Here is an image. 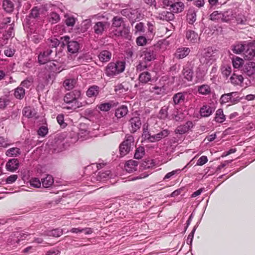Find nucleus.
<instances>
[{"instance_id":"nucleus-43","label":"nucleus","mask_w":255,"mask_h":255,"mask_svg":"<svg viewBox=\"0 0 255 255\" xmlns=\"http://www.w3.org/2000/svg\"><path fill=\"white\" fill-rule=\"evenodd\" d=\"M30 235L29 233L27 232L23 233L22 232H16L13 234V236L11 235V237H16L17 239L15 241L16 243H18L20 240H23L27 236Z\"/></svg>"},{"instance_id":"nucleus-53","label":"nucleus","mask_w":255,"mask_h":255,"mask_svg":"<svg viewBox=\"0 0 255 255\" xmlns=\"http://www.w3.org/2000/svg\"><path fill=\"white\" fill-rule=\"evenodd\" d=\"M222 22H228L232 18L233 14L231 12L229 13L228 11L222 12Z\"/></svg>"},{"instance_id":"nucleus-11","label":"nucleus","mask_w":255,"mask_h":255,"mask_svg":"<svg viewBox=\"0 0 255 255\" xmlns=\"http://www.w3.org/2000/svg\"><path fill=\"white\" fill-rule=\"evenodd\" d=\"M243 73L248 76H251L255 73V63L249 62L244 65Z\"/></svg>"},{"instance_id":"nucleus-7","label":"nucleus","mask_w":255,"mask_h":255,"mask_svg":"<svg viewBox=\"0 0 255 255\" xmlns=\"http://www.w3.org/2000/svg\"><path fill=\"white\" fill-rule=\"evenodd\" d=\"M141 57L142 60L148 62L156 58V54L153 48L145 49L141 52Z\"/></svg>"},{"instance_id":"nucleus-44","label":"nucleus","mask_w":255,"mask_h":255,"mask_svg":"<svg viewBox=\"0 0 255 255\" xmlns=\"http://www.w3.org/2000/svg\"><path fill=\"white\" fill-rule=\"evenodd\" d=\"M40 8L37 6L33 7L29 14V17L33 18H38L40 15Z\"/></svg>"},{"instance_id":"nucleus-25","label":"nucleus","mask_w":255,"mask_h":255,"mask_svg":"<svg viewBox=\"0 0 255 255\" xmlns=\"http://www.w3.org/2000/svg\"><path fill=\"white\" fill-rule=\"evenodd\" d=\"M41 183L43 188L50 187L54 183V178L50 175H47L45 178L41 179Z\"/></svg>"},{"instance_id":"nucleus-41","label":"nucleus","mask_w":255,"mask_h":255,"mask_svg":"<svg viewBox=\"0 0 255 255\" xmlns=\"http://www.w3.org/2000/svg\"><path fill=\"white\" fill-rule=\"evenodd\" d=\"M145 154L144 148L143 146H139L136 148L134 157L135 159H141Z\"/></svg>"},{"instance_id":"nucleus-22","label":"nucleus","mask_w":255,"mask_h":255,"mask_svg":"<svg viewBox=\"0 0 255 255\" xmlns=\"http://www.w3.org/2000/svg\"><path fill=\"white\" fill-rule=\"evenodd\" d=\"M190 51L189 48L187 47L179 48L175 55L177 58L182 59L189 54Z\"/></svg>"},{"instance_id":"nucleus-45","label":"nucleus","mask_w":255,"mask_h":255,"mask_svg":"<svg viewBox=\"0 0 255 255\" xmlns=\"http://www.w3.org/2000/svg\"><path fill=\"white\" fill-rule=\"evenodd\" d=\"M168 107L164 106L160 110L158 118L161 120H165L168 117Z\"/></svg>"},{"instance_id":"nucleus-61","label":"nucleus","mask_w":255,"mask_h":255,"mask_svg":"<svg viewBox=\"0 0 255 255\" xmlns=\"http://www.w3.org/2000/svg\"><path fill=\"white\" fill-rule=\"evenodd\" d=\"M142 137L144 139H148L149 141L151 142L152 135H150L147 128H143Z\"/></svg>"},{"instance_id":"nucleus-1","label":"nucleus","mask_w":255,"mask_h":255,"mask_svg":"<svg viewBox=\"0 0 255 255\" xmlns=\"http://www.w3.org/2000/svg\"><path fill=\"white\" fill-rule=\"evenodd\" d=\"M81 96V92L79 90H74L67 93L64 97V101L68 104H71V107H66L67 109H76L82 106V103L78 100Z\"/></svg>"},{"instance_id":"nucleus-54","label":"nucleus","mask_w":255,"mask_h":255,"mask_svg":"<svg viewBox=\"0 0 255 255\" xmlns=\"http://www.w3.org/2000/svg\"><path fill=\"white\" fill-rule=\"evenodd\" d=\"M147 67V62L142 60L139 62L138 64L136 66V68L137 71H141L146 69Z\"/></svg>"},{"instance_id":"nucleus-42","label":"nucleus","mask_w":255,"mask_h":255,"mask_svg":"<svg viewBox=\"0 0 255 255\" xmlns=\"http://www.w3.org/2000/svg\"><path fill=\"white\" fill-rule=\"evenodd\" d=\"M111 171L109 170L105 172H100L97 176V180L104 181L108 178L110 175Z\"/></svg>"},{"instance_id":"nucleus-31","label":"nucleus","mask_w":255,"mask_h":255,"mask_svg":"<svg viewBox=\"0 0 255 255\" xmlns=\"http://www.w3.org/2000/svg\"><path fill=\"white\" fill-rule=\"evenodd\" d=\"M173 100L175 105L183 103L185 101V95L182 93H178L173 96Z\"/></svg>"},{"instance_id":"nucleus-46","label":"nucleus","mask_w":255,"mask_h":255,"mask_svg":"<svg viewBox=\"0 0 255 255\" xmlns=\"http://www.w3.org/2000/svg\"><path fill=\"white\" fill-rule=\"evenodd\" d=\"M11 144V143L7 138L0 136V147L6 148Z\"/></svg>"},{"instance_id":"nucleus-60","label":"nucleus","mask_w":255,"mask_h":255,"mask_svg":"<svg viewBox=\"0 0 255 255\" xmlns=\"http://www.w3.org/2000/svg\"><path fill=\"white\" fill-rule=\"evenodd\" d=\"M48 133V128L45 126L41 127L37 131V133L41 136H45Z\"/></svg>"},{"instance_id":"nucleus-3","label":"nucleus","mask_w":255,"mask_h":255,"mask_svg":"<svg viewBox=\"0 0 255 255\" xmlns=\"http://www.w3.org/2000/svg\"><path fill=\"white\" fill-rule=\"evenodd\" d=\"M112 26L117 28H122V29H116L114 34L116 36L126 37L128 34V29L125 27V24L122 17L116 16L112 20Z\"/></svg>"},{"instance_id":"nucleus-56","label":"nucleus","mask_w":255,"mask_h":255,"mask_svg":"<svg viewBox=\"0 0 255 255\" xmlns=\"http://www.w3.org/2000/svg\"><path fill=\"white\" fill-rule=\"evenodd\" d=\"M128 88L126 87L125 85L123 84H120L115 87V90L116 92L120 91V93H124L128 91Z\"/></svg>"},{"instance_id":"nucleus-9","label":"nucleus","mask_w":255,"mask_h":255,"mask_svg":"<svg viewBox=\"0 0 255 255\" xmlns=\"http://www.w3.org/2000/svg\"><path fill=\"white\" fill-rule=\"evenodd\" d=\"M205 51L202 54L200 58V61L203 64H210L211 63L212 57H213V51L208 48L205 50Z\"/></svg>"},{"instance_id":"nucleus-24","label":"nucleus","mask_w":255,"mask_h":255,"mask_svg":"<svg viewBox=\"0 0 255 255\" xmlns=\"http://www.w3.org/2000/svg\"><path fill=\"white\" fill-rule=\"evenodd\" d=\"M112 53L108 50H103L98 55L99 60L102 62H107L110 60Z\"/></svg>"},{"instance_id":"nucleus-35","label":"nucleus","mask_w":255,"mask_h":255,"mask_svg":"<svg viewBox=\"0 0 255 255\" xmlns=\"http://www.w3.org/2000/svg\"><path fill=\"white\" fill-rule=\"evenodd\" d=\"M225 116L223 114V111L221 109H218L216 113L215 121L216 122L222 123L225 121Z\"/></svg>"},{"instance_id":"nucleus-28","label":"nucleus","mask_w":255,"mask_h":255,"mask_svg":"<svg viewBox=\"0 0 255 255\" xmlns=\"http://www.w3.org/2000/svg\"><path fill=\"white\" fill-rule=\"evenodd\" d=\"M128 112V108L126 106H123L116 110L115 116L118 119H120L125 116Z\"/></svg>"},{"instance_id":"nucleus-50","label":"nucleus","mask_w":255,"mask_h":255,"mask_svg":"<svg viewBox=\"0 0 255 255\" xmlns=\"http://www.w3.org/2000/svg\"><path fill=\"white\" fill-rule=\"evenodd\" d=\"M66 17L65 22L68 26H73L75 23V18L72 16L65 15Z\"/></svg>"},{"instance_id":"nucleus-17","label":"nucleus","mask_w":255,"mask_h":255,"mask_svg":"<svg viewBox=\"0 0 255 255\" xmlns=\"http://www.w3.org/2000/svg\"><path fill=\"white\" fill-rule=\"evenodd\" d=\"M215 109L208 105H204L200 108V114L202 117H208L214 112Z\"/></svg>"},{"instance_id":"nucleus-52","label":"nucleus","mask_w":255,"mask_h":255,"mask_svg":"<svg viewBox=\"0 0 255 255\" xmlns=\"http://www.w3.org/2000/svg\"><path fill=\"white\" fill-rule=\"evenodd\" d=\"M30 184L35 188H40L42 185L41 181L37 178H33L30 180Z\"/></svg>"},{"instance_id":"nucleus-13","label":"nucleus","mask_w":255,"mask_h":255,"mask_svg":"<svg viewBox=\"0 0 255 255\" xmlns=\"http://www.w3.org/2000/svg\"><path fill=\"white\" fill-rule=\"evenodd\" d=\"M131 125V131L135 132L140 128L141 125L140 119L138 117H134L130 119L129 121Z\"/></svg>"},{"instance_id":"nucleus-39","label":"nucleus","mask_w":255,"mask_h":255,"mask_svg":"<svg viewBox=\"0 0 255 255\" xmlns=\"http://www.w3.org/2000/svg\"><path fill=\"white\" fill-rule=\"evenodd\" d=\"M222 12L214 11L210 15V19L212 21H222Z\"/></svg>"},{"instance_id":"nucleus-36","label":"nucleus","mask_w":255,"mask_h":255,"mask_svg":"<svg viewBox=\"0 0 255 255\" xmlns=\"http://www.w3.org/2000/svg\"><path fill=\"white\" fill-rule=\"evenodd\" d=\"M63 234V231L60 229H56L46 232L44 235L54 237H59Z\"/></svg>"},{"instance_id":"nucleus-48","label":"nucleus","mask_w":255,"mask_h":255,"mask_svg":"<svg viewBox=\"0 0 255 255\" xmlns=\"http://www.w3.org/2000/svg\"><path fill=\"white\" fill-rule=\"evenodd\" d=\"M232 50L236 54H241L245 50V46L242 44H236L233 46Z\"/></svg>"},{"instance_id":"nucleus-26","label":"nucleus","mask_w":255,"mask_h":255,"mask_svg":"<svg viewBox=\"0 0 255 255\" xmlns=\"http://www.w3.org/2000/svg\"><path fill=\"white\" fill-rule=\"evenodd\" d=\"M23 115L24 116L28 118H37L38 117L36 116V113L35 110L33 109H31L30 107H25L23 110Z\"/></svg>"},{"instance_id":"nucleus-27","label":"nucleus","mask_w":255,"mask_h":255,"mask_svg":"<svg viewBox=\"0 0 255 255\" xmlns=\"http://www.w3.org/2000/svg\"><path fill=\"white\" fill-rule=\"evenodd\" d=\"M99 87L97 86L90 87L86 92L88 97H96L99 93Z\"/></svg>"},{"instance_id":"nucleus-62","label":"nucleus","mask_w":255,"mask_h":255,"mask_svg":"<svg viewBox=\"0 0 255 255\" xmlns=\"http://www.w3.org/2000/svg\"><path fill=\"white\" fill-rule=\"evenodd\" d=\"M18 176L16 174L11 175L8 176L5 180L6 183L12 184L14 183L17 179Z\"/></svg>"},{"instance_id":"nucleus-40","label":"nucleus","mask_w":255,"mask_h":255,"mask_svg":"<svg viewBox=\"0 0 255 255\" xmlns=\"http://www.w3.org/2000/svg\"><path fill=\"white\" fill-rule=\"evenodd\" d=\"M193 71L188 68H184L183 70V75L185 79L188 81H192L193 79Z\"/></svg>"},{"instance_id":"nucleus-30","label":"nucleus","mask_w":255,"mask_h":255,"mask_svg":"<svg viewBox=\"0 0 255 255\" xmlns=\"http://www.w3.org/2000/svg\"><path fill=\"white\" fill-rule=\"evenodd\" d=\"M138 80L140 82L146 84L148 81H151V77L150 74L148 72H144L141 73L138 77Z\"/></svg>"},{"instance_id":"nucleus-14","label":"nucleus","mask_w":255,"mask_h":255,"mask_svg":"<svg viewBox=\"0 0 255 255\" xmlns=\"http://www.w3.org/2000/svg\"><path fill=\"white\" fill-rule=\"evenodd\" d=\"M186 38L189 42L192 43H197L200 40L198 34L191 30H188L186 31Z\"/></svg>"},{"instance_id":"nucleus-34","label":"nucleus","mask_w":255,"mask_h":255,"mask_svg":"<svg viewBox=\"0 0 255 255\" xmlns=\"http://www.w3.org/2000/svg\"><path fill=\"white\" fill-rule=\"evenodd\" d=\"M76 83L75 79H67L63 82V86L67 90L72 89Z\"/></svg>"},{"instance_id":"nucleus-63","label":"nucleus","mask_w":255,"mask_h":255,"mask_svg":"<svg viewBox=\"0 0 255 255\" xmlns=\"http://www.w3.org/2000/svg\"><path fill=\"white\" fill-rule=\"evenodd\" d=\"M48 40L49 45L51 47H56L60 43V41L56 38H53Z\"/></svg>"},{"instance_id":"nucleus-5","label":"nucleus","mask_w":255,"mask_h":255,"mask_svg":"<svg viewBox=\"0 0 255 255\" xmlns=\"http://www.w3.org/2000/svg\"><path fill=\"white\" fill-rule=\"evenodd\" d=\"M240 99L238 92H231L222 95L220 98V103L221 104L230 103L234 105L238 103Z\"/></svg>"},{"instance_id":"nucleus-19","label":"nucleus","mask_w":255,"mask_h":255,"mask_svg":"<svg viewBox=\"0 0 255 255\" xmlns=\"http://www.w3.org/2000/svg\"><path fill=\"white\" fill-rule=\"evenodd\" d=\"M2 6L3 10L7 13H12L14 10V4L11 0H3Z\"/></svg>"},{"instance_id":"nucleus-12","label":"nucleus","mask_w":255,"mask_h":255,"mask_svg":"<svg viewBox=\"0 0 255 255\" xmlns=\"http://www.w3.org/2000/svg\"><path fill=\"white\" fill-rule=\"evenodd\" d=\"M19 162L17 159L12 158L9 159L6 164V169L7 171L14 172L18 169Z\"/></svg>"},{"instance_id":"nucleus-51","label":"nucleus","mask_w":255,"mask_h":255,"mask_svg":"<svg viewBox=\"0 0 255 255\" xmlns=\"http://www.w3.org/2000/svg\"><path fill=\"white\" fill-rule=\"evenodd\" d=\"M244 64V60L240 58L236 57L233 60V65L235 68H239Z\"/></svg>"},{"instance_id":"nucleus-8","label":"nucleus","mask_w":255,"mask_h":255,"mask_svg":"<svg viewBox=\"0 0 255 255\" xmlns=\"http://www.w3.org/2000/svg\"><path fill=\"white\" fill-rule=\"evenodd\" d=\"M109 25L110 23L107 21H99L95 23L93 29L96 34L101 35Z\"/></svg>"},{"instance_id":"nucleus-32","label":"nucleus","mask_w":255,"mask_h":255,"mask_svg":"<svg viewBox=\"0 0 255 255\" xmlns=\"http://www.w3.org/2000/svg\"><path fill=\"white\" fill-rule=\"evenodd\" d=\"M20 150L17 147L10 148L5 152V155L9 157H16L20 155Z\"/></svg>"},{"instance_id":"nucleus-23","label":"nucleus","mask_w":255,"mask_h":255,"mask_svg":"<svg viewBox=\"0 0 255 255\" xmlns=\"http://www.w3.org/2000/svg\"><path fill=\"white\" fill-rule=\"evenodd\" d=\"M192 126V123L191 122H187L185 125L178 126L175 129V132L182 134L188 131Z\"/></svg>"},{"instance_id":"nucleus-18","label":"nucleus","mask_w":255,"mask_h":255,"mask_svg":"<svg viewBox=\"0 0 255 255\" xmlns=\"http://www.w3.org/2000/svg\"><path fill=\"white\" fill-rule=\"evenodd\" d=\"M157 17L161 20L170 21L174 19V15L171 11H163L159 13Z\"/></svg>"},{"instance_id":"nucleus-15","label":"nucleus","mask_w":255,"mask_h":255,"mask_svg":"<svg viewBox=\"0 0 255 255\" xmlns=\"http://www.w3.org/2000/svg\"><path fill=\"white\" fill-rule=\"evenodd\" d=\"M185 8V5L182 1L178 0H175L173 5L170 8V10L173 13H180L183 11Z\"/></svg>"},{"instance_id":"nucleus-16","label":"nucleus","mask_w":255,"mask_h":255,"mask_svg":"<svg viewBox=\"0 0 255 255\" xmlns=\"http://www.w3.org/2000/svg\"><path fill=\"white\" fill-rule=\"evenodd\" d=\"M138 162L133 160H129L126 162L125 165L126 170L129 172H132L137 170V166Z\"/></svg>"},{"instance_id":"nucleus-59","label":"nucleus","mask_w":255,"mask_h":255,"mask_svg":"<svg viewBox=\"0 0 255 255\" xmlns=\"http://www.w3.org/2000/svg\"><path fill=\"white\" fill-rule=\"evenodd\" d=\"M33 82V80L32 78H27L24 81H23L19 86L22 87V88H29Z\"/></svg>"},{"instance_id":"nucleus-2","label":"nucleus","mask_w":255,"mask_h":255,"mask_svg":"<svg viewBox=\"0 0 255 255\" xmlns=\"http://www.w3.org/2000/svg\"><path fill=\"white\" fill-rule=\"evenodd\" d=\"M125 69V62L124 61H117L116 63L110 62L106 66L105 73L108 77L113 78L124 72Z\"/></svg>"},{"instance_id":"nucleus-29","label":"nucleus","mask_w":255,"mask_h":255,"mask_svg":"<svg viewBox=\"0 0 255 255\" xmlns=\"http://www.w3.org/2000/svg\"><path fill=\"white\" fill-rule=\"evenodd\" d=\"M25 89L21 86H19L14 90V96L19 100L22 99L25 96Z\"/></svg>"},{"instance_id":"nucleus-64","label":"nucleus","mask_w":255,"mask_h":255,"mask_svg":"<svg viewBox=\"0 0 255 255\" xmlns=\"http://www.w3.org/2000/svg\"><path fill=\"white\" fill-rule=\"evenodd\" d=\"M56 119L57 122L61 127H65L66 126V124L64 122V118L63 115H58Z\"/></svg>"},{"instance_id":"nucleus-47","label":"nucleus","mask_w":255,"mask_h":255,"mask_svg":"<svg viewBox=\"0 0 255 255\" xmlns=\"http://www.w3.org/2000/svg\"><path fill=\"white\" fill-rule=\"evenodd\" d=\"M13 23L10 24V27L8 29V30L6 31L5 33L3 34V37L4 39H8L10 37H13L14 35V30H13Z\"/></svg>"},{"instance_id":"nucleus-55","label":"nucleus","mask_w":255,"mask_h":255,"mask_svg":"<svg viewBox=\"0 0 255 255\" xmlns=\"http://www.w3.org/2000/svg\"><path fill=\"white\" fill-rule=\"evenodd\" d=\"M11 18L10 17H6L3 18L1 21H0V29L5 28L8 23H10Z\"/></svg>"},{"instance_id":"nucleus-4","label":"nucleus","mask_w":255,"mask_h":255,"mask_svg":"<svg viewBox=\"0 0 255 255\" xmlns=\"http://www.w3.org/2000/svg\"><path fill=\"white\" fill-rule=\"evenodd\" d=\"M134 138L131 135H126L125 140L120 145V152L121 156L127 155L132 148L134 143Z\"/></svg>"},{"instance_id":"nucleus-58","label":"nucleus","mask_w":255,"mask_h":255,"mask_svg":"<svg viewBox=\"0 0 255 255\" xmlns=\"http://www.w3.org/2000/svg\"><path fill=\"white\" fill-rule=\"evenodd\" d=\"M10 101L8 99L0 98V109H4L9 104Z\"/></svg>"},{"instance_id":"nucleus-6","label":"nucleus","mask_w":255,"mask_h":255,"mask_svg":"<svg viewBox=\"0 0 255 255\" xmlns=\"http://www.w3.org/2000/svg\"><path fill=\"white\" fill-rule=\"evenodd\" d=\"M66 43L67 44L68 51L72 54L78 52L80 49V44L76 41H69L70 37L68 36H64Z\"/></svg>"},{"instance_id":"nucleus-21","label":"nucleus","mask_w":255,"mask_h":255,"mask_svg":"<svg viewBox=\"0 0 255 255\" xmlns=\"http://www.w3.org/2000/svg\"><path fill=\"white\" fill-rule=\"evenodd\" d=\"M187 20L189 24H192L196 20V11L194 8H190L187 13Z\"/></svg>"},{"instance_id":"nucleus-10","label":"nucleus","mask_w":255,"mask_h":255,"mask_svg":"<svg viewBox=\"0 0 255 255\" xmlns=\"http://www.w3.org/2000/svg\"><path fill=\"white\" fill-rule=\"evenodd\" d=\"M52 52V50L49 48L47 49L43 52H40L38 56V62L40 64H44L49 61V56Z\"/></svg>"},{"instance_id":"nucleus-57","label":"nucleus","mask_w":255,"mask_h":255,"mask_svg":"<svg viewBox=\"0 0 255 255\" xmlns=\"http://www.w3.org/2000/svg\"><path fill=\"white\" fill-rule=\"evenodd\" d=\"M136 42L138 46H144L147 43L146 38L143 36H140L136 38Z\"/></svg>"},{"instance_id":"nucleus-38","label":"nucleus","mask_w":255,"mask_h":255,"mask_svg":"<svg viewBox=\"0 0 255 255\" xmlns=\"http://www.w3.org/2000/svg\"><path fill=\"white\" fill-rule=\"evenodd\" d=\"M230 80L232 83L235 85H239L243 83L244 78L241 75H238L235 74H233L230 78Z\"/></svg>"},{"instance_id":"nucleus-33","label":"nucleus","mask_w":255,"mask_h":255,"mask_svg":"<svg viewBox=\"0 0 255 255\" xmlns=\"http://www.w3.org/2000/svg\"><path fill=\"white\" fill-rule=\"evenodd\" d=\"M245 58L248 60H255V47L248 48L245 53Z\"/></svg>"},{"instance_id":"nucleus-37","label":"nucleus","mask_w":255,"mask_h":255,"mask_svg":"<svg viewBox=\"0 0 255 255\" xmlns=\"http://www.w3.org/2000/svg\"><path fill=\"white\" fill-rule=\"evenodd\" d=\"M198 91L202 95H207L211 93V88L208 85H202L198 87Z\"/></svg>"},{"instance_id":"nucleus-20","label":"nucleus","mask_w":255,"mask_h":255,"mask_svg":"<svg viewBox=\"0 0 255 255\" xmlns=\"http://www.w3.org/2000/svg\"><path fill=\"white\" fill-rule=\"evenodd\" d=\"M169 133L170 132L168 129L162 130L159 133L152 135L151 142L159 141L161 139L167 136Z\"/></svg>"},{"instance_id":"nucleus-49","label":"nucleus","mask_w":255,"mask_h":255,"mask_svg":"<svg viewBox=\"0 0 255 255\" xmlns=\"http://www.w3.org/2000/svg\"><path fill=\"white\" fill-rule=\"evenodd\" d=\"M154 165V162L151 159H146L141 163V167L144 169H148Z\"/></svg>"}]
</instances>
